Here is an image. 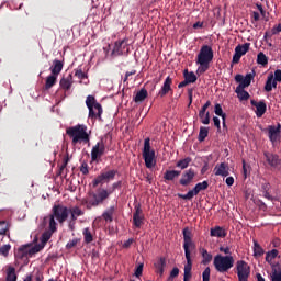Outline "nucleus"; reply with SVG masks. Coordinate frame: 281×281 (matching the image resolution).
Listing matches in <instances>:
<instances>
[{
    "label": "nucleus",
    "instance_id": "obj_64",
    "mask_svg": "<svg viewBox=\"0 0 281 281\" xmlns=\"http://www.w3.org/2000/svg\"><path fill=\"white\" fill-rule=\"evenodd\" d=\"M278 32H281V24H278L273 31H272V34H278Z\"/></svg>",
    "mask_w": 281,
    "mask_h": 281
},
{
    "label": "nucleus",
    "instance_id": "obj_15",
    "mask_svg": "<svg viewBox=\"0 0 281 281\" xmlns=\"http://www.w3.org/2000/svg\"><path fill=\"white\" fill-rule=\"evenodd\" d=\"M104 149L105 147L103 142L97 143V145L92 147V150H91L92 161H98V159H100V157L104 155Z\"/></svg>",
    "mask_w": 281,
    "mask_h": 281
},
{
    "label": "nucleus",
    "instance_id": "obj_29",
    "mask_svg": "<svg viewBox=\"0 0 281 281\" xmlns=\"http://www.w3.org/2000/svg\"><path fill=\"white\" fill-rule=\"evenodd\" d=\"M254 76H256V72H254V71H252V74H247L238 87H241L244 89H246V87H249V85H251V81L254 80Z\"/></svg>",
    "mask_w": 281,
    "mask_h": 281
},
{
    "label": "nucleus",
    "instance_id": "obj_27",
    "mask_svg": "<svg viewBox=\"0 0 281 281\" xmlns=\"http://www.w3.org/2000/svg\"><path fill=\"white\" fill-rule=\"evenodd\" d=\"M276 87H278V82L273 80V75L268 76L265 89L266 91H272L273 89H276Z\"/></svg>",
    "mask_w": 281,
    "mask_h": 281
},
{
    "label": "nucleus",
    "instance_id": "obj_12",
    "mask_svg": "<svg viewBox=\"0 0 281 281\" xmlns=\"http://www.w3.org/2000/svg\"><path fill=\"white\" fill-rule=\"evenodd\" d=\"M43 249V246H35L30 248V246H22L15 252L16 258H24V256H33V254H38Z\"/></svg>",
    "mask_w": 281,
    "mask_h": 281
},
{
    "label": "nucleus",
    "instance_id": "obj_58",
    "mask_svg": "<svg viewBox=\"0 0 281 281\" xmlns=\"http://www.w3.org/2000/svg\"><path fill=\"white\" fill-rule=\"evenodd\" d=\"M179 276V268H173L170 272V278H177Z\"/></svg>",
    "mask_w": 281,
    "mask_h": 281
},
{
    "label": "nucleus",
    "instance_id": "obj_56",
    "mask_svg": "<svg viewBox=\"0 0 281 281\" xmlns=\"http://www.w3.org/2000/svg\"><path fill=\"white\" fill-rule=\"evenodd\" d=\"M133 243H135V240H134L133 238H130V239H127V240L123 244V247H124L125 249H128V247H130Z\"/></svg>",
    "mask_w": 281,
    "mask_h": 281
},
{
    "label": "nucleus",
    "instance_id": "obj_4",
    "mask_svg": "<svg viewBox=\"0 0 281 281\" xmlns=\"http://www.w3.org/2000/svg\"><path fill=\"white\" fill-rule=\"evenodd\" d=\"M67 135L72 139V144L80 142H89V133L87 132V125L78 124L66 130Z\"/></svg>",
    "mask_w": 281,
    "mask_h": 281
},
{
    "label": "nucleus",
    "instance_id": "obj_38",
    "mask_svg": "<svg viewBox=\"0 0 281 281\" xmlns=\"http://www.w3.org/2000/svg\"><path fill=\"white\" fill-rule=\"evenodd\" d=\"M202 254V263L203 265H210V262H212V254L207 252V250H205V248H202L201 250Z\"/></svg>",
    "mask_w": 281,
    "mask_h": 281
},
{
    "label": "nucleus",
    "instance_id": "obj_11",
    "mask_svg": "<svg viewBox=\"0 0 281 281\" xmlns=\"http://www.w3.org/2000/svg\"><path fill=\"white\" fill-rule=\"evenodd\" d=\"M210 184L207 183V181L200 182L195 184V187L187 194H180L179 198L183 199L184 201H190L194 199V196H196V194H199V192H201L202 190H207Z\"/></svg>",
    "mask_w": 281,
    "mask_h": 281
},
{
    "label": "nucleus",
    "instance_id": "obj_61",
    "mask_svg": "<svg viewBox=\"0 0 281 281\" xmlns=\"http://www.w3.org/2000/svg\"><path fill=\"white\" fill-rule=\"evenodd\" d=\"M226 186H228V187L234 186V177H227L226 178Z\"/></svg>",
    "mask_w": 281,
    "mask_h": 281
},
{
    "label": "nucleus",
    "instance_id": "obj_25",
    "mask_svg": "<svg viewBox=\"0 0 281 281\" xmlns=\"http://www.w3.org/2000/svg\"><path fill=\"white\" fill-rule=\"evenodd\" d=\"M50 71L53 76H58L63 71V61L55 59L53 61V66L50 67Z\"/></svg>",
    "mask_w": 281,
    "mask_h": 281
},
{
    "label": "nucleus",
    "instance_id": "obj_32",
    "mask_svg": "<svg viewBox=\"0 0 281 281\" xmlns=\"http://www.w3.org/2000/svg\"><path fill=\"white\" fill-rule=\"evenodd\" d=\"M56 80H58V76L50 75L46 78L45 89H52L56 85Z\"/></svg>",
    "mask_w": 281,
    "mask_h": 281
},
{
    "label": "nucleus",
    "instance_id": "obj_3",
    "mask_svg": "<svg viewBox=\"0 0 281 281\" xmlns=\"http://www.w3.org/2000/svg\"><path fill=\"white\" fill-rule=\"evenodd\" d=\"M214 60V50L212 46L203 45L196 57V63L199 65L198 74H205L210 69V63Z\"/></svg>",
    "mask_w": 281,
    "mask_h": 281
},
{
    "label": "nucleus",
    "instance_id": "obj_23",
    "mask_svg": "<svg viewBox=\"0 0 281 281\" xmlns=\"http://www.w3.org/2000/svg\"><path fill=\"white\" fill-rule=\"evenodd\" d=\"M211 236L214 238H225L227 232L221 226H215L214 228H211Z\"/></svg>",
    "mask_w": 281,
    "mask_h": 281
},
{
    "label": "nucleus",
    "instance_id": "obj_62",
    "mask_svg": "<svg viewBox=\"0 0 281 281\" xmlns=\"http://www.w3.org/2000/svg\"><path fill=\"white\" fill-rule=\"evenodd\" d=\"M244 78L245 77L243 75H236L235 80H236V82H239V85H243Z\"/></svg>",
    "mask_w": 281,
    "mask_h": 281
},
{
    "label": "nucleus",
    "instance_id": "obj_36",
    "mask_svg": "<svg viewBox=\"0 0 281 281\" xmlns=\"http://www.w3.org/2000/svg\"><path fill=\"white\" fill-rule=\"evenodd\" d=\"M69 213L71 214L72 221H76V218H78V216H82V214H85V212L82 210H80V207H78V206L70 209Z\"/></svg>",
    "mask_w": 281,
    "mask_h": 281
},
{
    "label": "nucleus",
    "instance_id": "obj_59",
    "mask_svg": "<svg viewBox=\"0 0 281 281\" xmlns=\"http://www.w3.org/2000/svg\"><path fill=\"white\" fill-rule=\"evenodd\" d=\"M80 170L82 175H89V168L87 167V164L81 165Z\"/></svg>",
    "mask_w": 281,
    "mask_h": 281
},
{
    "label": "nucleus",
    "instance_id": "obj_52",
    "mask_svg": "<svg viewBox=\"0 0 281 281\" xmlns=\"http://www.w3.org/2000/svg\"><path fill=\"white\" fill-rule=\"evenodd\" d=\"M203 281H210V268H206L202 273Z\"/></svg>",
    "mask_w": 281,
    "mask_h": 281
},
{
    "label": "nucleus",
    "instance_id": "obj_17",
    "mask_svg": "<svg viewBox=\"0 0 281 281\" xmlns=\"http://www.w3.org/2000/svg\"><path fill=\"white\" fill-rule=\"evenodd\" d=\"M215 177H229V167L225 162L217 164L214 168Z\"/></svg>",
    "mask_w": 281,
    "mask_h": 281
},
{
    "label": "nucleus",
    "instance_id": "obj_2",
    "mask_svg": "<svg viewBox=\"0 0 281 281\" xmlns=\"http://www.w3.org/2000/svg\"><path fill=\"white\" fill-rule=\"evenodd\" d=\"M69 217V210L64 205H54L53 213L44 218V223H48L50 232H56V218L63 225Z\"/></svg>",
    "mask_w": 281,
    "mask_h": 281
},
{
    "label": "nucleus",
    "instance_id": "obj_43",
    "mask_svg": "<svg viewBox=\"0 0 281 281\" xmlns=\"http://www.w3.org/2000/svg\"><path fill=\"white\" fill-rule=\"evenodd\" d=\"M215 115H218L220 117H222L223 120V124L225 125V113H223V108L221 106V104H215Z\"/></svg>",
    "mask_w": 281,
    "mask_h": 281
},
{
    "label": "nucleus",
    "instance_id": "obj_53",
    "mask_svg": "<svg viewBox=\"0 0 281 281\" xmlns=\"http://www.w3.org/2000/svg\"><path fill=\"white\" fill-rule=\"evenodd\" d=\"M220 251H222V254H225L226 256H232V250L229 249V247H220Z\"/></svg>",
    "mask_w": 281,
    "mask_h": 281
},
{
    "label": "nucleus",
    "instance_id": "obj_7",
    "mask_svg": "<svg viewBox=\"0 0 281 281\" xmlns=\"http://www.w3.org/2000/svg\"><path fill=\"white\" fill-rule=\"evenodd\" d=\"M86 105L89 111V117L90 120H102V105L95 100V97L88 95L86 99Z\"/></svg>",
    "mask_w": 281,
    "mask_h": 281
},
{
    "label": "nucleus",
    "instance_id": "obj_37",
    "mask_svg": "<svg viewBox=\"0 0 281 281\" xmlns=\"http://www.w3.org/2000/svg\"><path fill=\"white\" fill-rule=\"evenodd\" d=\"M191 162H192V158L187 157L177 162V168H180L181 170H186V168H188V166H190Z\"/></svg>",
    "mask_w": 281,
    "mask_h": 281
},
{
    "label": "nucleus",
    "instance_id": "obj_40",
    "mask_svg": "<svg viewBox=\"0 0 281 281\" xmlns=\"http://www.w3.org/2000/svg\"><path fill=\"white\" fill-rule=\"evenodd\" d=\"M10 249H12V246L10 244H5L0 247V256H3L4 258H8V255L10 254Z\"/></svg>",
    "mask_w": 281,
    "mask_h": 281
},
{
    "label": "nucleus",
    "instance_id": "obj_33",
    "mask_svg": "<svg viewBox=\"0 0 281 281\" xmlns=\"http://www.w3.org/2000/svg\"><path fill=\"white\" fill-rule=\"evenodd\" d=\"M166 267V259L160 258L156 263H155V268L157 269V273H159V276H164V269Z\"/></svg>",
    "mask_w": 281,
    "mask_h": 281
},
{
    "label": "nucleus",
    "instance_id": "obj_54",
    "mask_svg": "<svg viewBox=\"0 0 281 281\" xmlns=\"http://www.w3.org/2000/svg\"><path fill=\"white\" fill-rule=\"evenodd\" d=\"M214 126H216L217 131H221V119L217 116L213 117Z\"/></svg>",
    "mask_w": 281,
    "mask_h": 281
},
{
    "label": "nucleus",
    "instance_id": "obj_8",
    "mask_svg": "<svg viewBox=\"0 0 281 281\" xmlns=\"http://www.w3.org/2000/svg\"><path fill=\"white\" fill-rule=\"evenodd\" d=\"M143 159L146 168H155V150L150 148V138L144 140Z\"/></svg>",
    "mask_w": 281,
    "mask_h": 281
},
{
    "label": "nucleus",
    "instance_id": "obj_47",
    "mask_svg": "<svg viewBox=\"0 0 281 281\" xmlns=\"http://www.w3.org/2000/svg\"><path fill=\"white\" fill-rule=\"evenodd\" d=\"M262 190H263L265 199H268V201H273V196H271V194H269V183L262 184Z\"/></svg>",
    "mask_w": 281,
    "mask_h": 281
},
{
    "label": "nucleus",
    "instance_id": "obj_31",
    "mask_svg": "<svg viewBox=\"0 0 281 281\" xmlns=\"http://www.w3.org/2000/svg\"><path fill=\"white\" fill-rule=\"evenodd\" d=\"M276 258H278V250L277 249H272L271 251H268L266 254V261H268L271 265H279V263H273V260H276Z\"/></svg>",
    "mask_w": 281,
    "mask_h": 281
},
{
    "label": "nucleus",
    "instance_id": "obj_60",
    "mask_svg": "<svg viewBox=\"0 0 281 281\" xmlns=\"http://www.w3.org/2000/svg\"><path fill=\"white\" fill-rule=\"evenodd\" d=\"M75 76H77V78H79L80 80L86 78V75L82 72V70H77Z\"/></svg>",
    "mask_w": 281,
    "mask_h": 281
},
{
    "label": "nucleus",
    "instance_id": "obj_42",
    "mask_svg": "<svg viewBox=\"0 0 281 281\" xmlns=\"http://www.w3.org/2000/svg\"><path fill=\"white\" fill-rule=\"evenodd\" d=\"M113 212H115V207L111 206L108 211L103 213V218L105 221H113Z\"/></svg>",
    "mask_w": 281,
    "mask_h": 281
},
{
    "label": "nucleus",
    "instance_id": "obj_34",
    "mask_svg": "<svg viewBox=\"0 0 281 281\" xmlns=\"http://www.w3.org/2000/svg\"><path fill=\"white\" fill-rule=\"evenodd\" d=\"M179 175H181V171L169 170V171H166L165 179L167 181H173L175 179H177V177H179Z\"/></svg>",
    "mask_w": 281,
    "mask_h": 281
},
{
    "label": "nucleus",
    "instance_id": "obj_19",
    "mask_svg": "<svg viewBox=\"0 0 281 281\" xmlns=\"http://www.w3.org/2000/svg\"><path fill=\"white\" fill-rule=\"evenodd\" d=\"M265 157H266V160L268 161L269 166H271L272 168H280L281 160L278 157V155L271 154V153H266Z\"/></svg>",
    "mask_w": 281,
    "mask_h": 281
},
{
    "label": "nucleus",
    "instance_id": "obj_10",
    "mask_svg": "<svg viewBox=\"0 0 281 281\" xmlns=\"http://www.w3.org/2000/svg\"><path fill=\"white\" fill-rule=\"evenodd\" d=\"M131 46H128V40H120L114 44V48L112 50V56H124V54H128Z\"/></svg>",
    "mask_w": 281,
    "mask_h": 281
},
{
    "label": "nucleus",
    "instance_id": "obj_50",
    "mask_svg": "<svg viewBox=\"0 0 281 281\" xmlns=\"http://www.w3.org/2000/svg\"><path fill=\"white\" fill-rule=\"evenodd\" d=\"M8 232V223L5 222H0V236H3Z\"/></svg>",
    "mask_w": 281,
    "mask_h": 281
},
{
    "label": "nucleus",
    "instance_id": "obj_35",
    "mask_svg": "<svg viewBox=\"0 0 281 281\" xmlns=\"http://www.w3.org/2000/svg\"><path fill=\"white\" fill-rule=\"evenodd\" d=\"M145 98H148V91L146 89H142L138 91L134 98L135 102H144Z\"/></svg>",
    "mask_w": 281,
    "mask_h": 281
},
{
    "label": "nucleus",
    "instance_id": "obj_9",
    "mask_svg": "<svg viewBox=\"0 0 281 281\" xmlns=\"http://www.w3.org/2000/svg\"><path fill=\"white\" fill-rule=\"evenodd\" d=\"M238 281H249V276H251V267L244 260L236 262Z\"/></svg>",
    "mask_w": 281,
    "mask_h": 281
},
{
    "label": "nucleus",
    "instance_id": "obj_28",
    "mask_svg": "<svg viewBox=\"0 0 281 281\" xmlns=\"http://www.w3.org/2000/svg\"><path fill=\"white\" fill-rule=\"evenodd\" d=\"M235 93L239 100H249V92L245 91V88L237 86Z\"/></svg>",
    "mask_w": 281,
    "mask_h": 281
},
{
    "label": "nucleus",
    "instance_id": "obj_41",
    "mask_svg": "<svg viewBox=\"0 0 281 281\" xmlns=\"http://www.w3.org/2000/svg\"><path fill=\"white\" fill-rule=\"evenodd\" d=\"M209 133H210V130L207 127H200L199 142H204Z\"/></svg>",
    "mask_w": 281,
    "mask_h": 281
},
{
    "label": "nucleus",
    "instance_id": "obj_49",
    "mask_svg": "<svg viewBox=\"0 0 281 281\" xmlns=\"http://www.w3.org/2000/svg\"><path fill=\"white\" fill-rule=\"evenodd\" d=\"M52 234H54V232H52V229H49V232H45L42 235V243H43V245H45V243H47L49 240V238H52Z\"/></svg>",
    "mask_w": 281,
    "mask_h": 281
},
{
    "label": "nucleus",
    "instance_id": "obj_51",
    "mask_svg": "<svg viewBox=\"0 0 281 281\" xmlns=\"http://www.w3.org/2000/svg\"><path fill=\"white\" fill-rule=\"evenodd\" d=\"M143 271H144V263H140L137 266V268L135 270L136 278H139L142 276Z\"/></svg>",
    "mask_w": 281,
    "mask_h": 281
},
{
    "label": "nucleus",
    "instance_id": "obj_1",
    "mask_svg": "<svg viewBox=\"0 0 281 281\" xmlns=\"http://www.w3.org/2000/svg\"><path fill=\"white\" fill-rule=\"evenodd\" d=\"M183 249L187 260V263L184 266L183 281H190V279L192 278V257L190 256V251L196 249V245L194 244V241H192V233L188 228L183 229Z\"/></svg>",
    "mask_w": 281,
    "mask_h": 281
},
{
    "label": "nucleus",
    "instance_id": "obj_39",
    "mask_svg": "<svg viewBox=\"0 0 281 281\" xmlns=\"http://www.w3.org/2000/svg\"><path fill=\"white\" fill-rule=\"evenodd\" d=\"M257 63L258 65H262V67H265V65H268L269 58H267V55H265V53H259L257 55Z\"/></svg>",
    "mask_w": 281,
    "mask_h": 281
},
{
    "label": "nucleus",
    "instance_id": "obj_46",
    "mask_svg": "<svg viewBox=\"0 0 281 281\" xmlns=\"http://www.w3.org/2000/svg\"><path fill=\"white\" fill-rule=\"evenodd\" d=\"M83 237L86 243H92L93 241V235H91V231L89 228L83 229Z\"/></svg>",
    "mask_w": 281,
    "mask_h": 281
},
{
    "label": "nucleus",
    "instance_id": "obj_18",
    "mask_svg": "<svg viewBox=\"0 0 281 281\" xmlns=\"http://www.w3.org/2000/svg\"><path fill=\"white\" fill-rule=\"evenodd\" d=\"M280 131H281V126H269L268 127V135H269V139L270 142H272V144H276V142L278 139H280Z\"/></svg>",
    "mask_w": 281,
    "mask_h": 281
},
{
    "label": "nucleus",
    "instance_id": "obj_6",
    "mask_svg": "<svg viewBox=\"0 0 281 281\" xmlns=\"http://www.w3.org/2000/svg\"><path fill=\"white\" fill-rule=\"evenodd\" d=\"M213 265L220 273H225L234 267V257L232 255L223 256V255H216L214 257Z\"/></svg>",
    "mask_w": 281,
    "mask_h": 281
},
{
    "label": "nucleus",
    "instance_id": "obj_55",
    "mask_svg": "<svg viewBox=\"0 0 281 281\" xmlns=\"http://www.w3.org/2000/svg\"><path fill=\"white\" fill-rule=\"evenodd\" d=\"M274 81L276 82H281V70H276L274 71Z\"/></svg>",
    "mask_w": 281,
    "mask_h": 281
},
{
    "label": "nucleus",
    "instance_id": "obj_57",
    "mask_svg": "<svg viewBox=\"0 0 281 281\" xmlns=\"http://www.w3.org/2000/svg\"><path fill=\"white\" fill-rule=\"evenodd\" d=\"M210 101H207L203 106L202 109L200 110L201 112V115H203V113H205L207 111V109H210Z\"/></svg>",
    "mask_w": 281,
    "mask_h": 281
},
{
    "label": "nucleus",
    "instance_id": "obj_26",
    "mask_svg": "<svg viewBox=\"0 0 281 281\" xmlns=\"http://www.w3.org/2000/svg\"><path fill=\"white\" fill-rule=\"evenodd\" d=\"M7 281H16V269L12 266L7 267Z\"/></svg>",
    "mask_w": 281,
    "mask_h": 281
},
{
    "label": "nucleus",
    "instance_id": "obj_63",
    "mask_svg": "<svg viewBox=\"0 0 281 281\" xmlns=\"http://www.w3.org/2000/svg\"><path fill=\"white\" fill-rule=\"evenodd\" d=\"M243 172H244L245 179H247V165L245 164V160L243 161Z\"/></svg>",
    "mask_w": 281,
    "mask_h": 281
},
{
    "label": "nucleus",
    "instance_id": "obj_22",
    "mask_svg": "<svg viewBox=\"0 0 281 281\" xmlns=\"http://www.w3.org/2000/svg\"><path fill=\"white\" fill-rule=\"evenodd\" d=\"M271 273L270 280L271 281H281V268L280 265H271Z\"/></svg>",
    "mask_w": 281,
    "mask_h": 281
},
{
    "label": "nucleus",
    "instance_id": "obj_45",
    "mask_svg": "<svg viewBox=\"0 0 281 281\" xmlns=\"http://www.w3.org/2000/svg\"><path fill=\"white\" fill-rule=\"evenodd\" d=\"M184 80H187L189 85L194 83V81L196 80V75L194 72H186Z\"/></svg>",
    "mask_w": 281,
    "mask_h": 281
},
{
    "label": "nucleus",
    "instance_id": "obj_44",
    "mask_svg": "<svg viewBox=\"0 0 281 281\" xmlns=\"http://www.w3.org/2000/svg\"><path fill=\"white\" fill-rule=\"evenodd\" d=\"M262 254H265V250L262 249V247H260V244H258V241H254V255L255 256H262Z\"/></svg>",
    "mask_w": 281,
    "mask_h": 281
},
{
    "label": "nucleus",
    "instance_id": "obj_21",
    "mask_svg": "<svg viewBox=\"0 0 281 281\" xmlns=\"http://www.w3.org/2000/svg\"><path fill=\"white\" fill-rule=\"evenodd\" d=\"M133 221H134L135 227H142L144 217L142 216V209L138 205L135 206V213L133 215Z\"/></svg>",
    "mask_w": 281,
    "mask_h": 281
},
{
    "label": "nucleus",
    "instance_id": "obj_20",
    "mask_svg": "<svg viewBox=\"0 0 281 281\" xmlns=\"http://www.w3.org/2000/svg\"><path fill=\"white\" fill-rule=\"evenodd\" d=\"M252 106H256V115L257 117H262L263 113H267V103L265 101L256 102L251 100Z\"/></svg>",
    "mask_w": 281,
    "mask_h": 281
},
{
    "label": "nucleus",
    "instance_id": "obj_5",
    "mask_svg": "<svg viewBox=\"0 0 281 281\" xmlns=\"http://www.w3.org/2000/svg\"><path fill=\"white\" fill-rule=\"evenodd\" d=\"M111 194H113V191H108L104 189L99 190L97 193H90L86 201V207L88 210H91V207H98V205L104 203V201H106Z\"/></svg>",
    "mask_w": 281,
    "mask_h": 281
},
{
    "label": "nucleus",
    "instance_id": "obj_14",
    "mask_svg": "<svg viewBox=\"0 0 281 281\" xmlns=\"http://www.w3.org/2000/svg\"><path fill=\"white\" fill-rule=\"evenodd\" d=\"M115 179V170H110L101 173L98 178L93 180V186H100V183H104V181H111Z\"/></svg>",
    "mask_w": 281,
    "mask_h": 281
},
{
    "label": "nucleus",
    "instance_id": "obj_13",
    "mask_svg": "<svg viewBox=\"0 0 281 281\" xmlns=\"http://www.w3.org/2000/svg\"><path fill=\"white\" fill-rule=\"evenodd\" d=\"M249 43H245L244 45H238L235 47V54L233 56V63L235 65L240 63V58H243V56L249 52Z\"/></svg>",
    "mask_w": 281,
    "mask_h": 281
},
{
    "label": "nucleus",
    "instance_id": "obj_16",
    "mask_svg": "<svg viewBox=\"0 0 281 281\" xmlns=\"http://www.w3.org/2000/svg\"><path fill=\"white\" fill-rule=\"evenodd\" d=\"M194 177H196V172H194V169H189L184 171L180 179L181 186H190L192 181H194Z\"/></svg>",
    "mask_w": 281,
    "mask_h": 281
},
{
    "label": "nucleus",
    "instance_id": "obj_30",
    "mask_svg": "<svg viewBox=\"0 0 281 281\" xmlns=\"http://www.w3.org/2000/svg\"><path fill=\"white\" fill-rule=\"evenodd\" d=\"M72 83H74V81H72L71 75H69L68 77H64L60 80V88L69 90V89H71Z\"/></svg>",
    "mask_w": 281,
    "mask_h": 281
},
{
    "label": "nucleus",
    "instance_id": "obj_48",
    "mask_svg": "<svg viewBox=\"0 0 281 281\" xmlns=\"http://www.w3.org/2000/svg\"><path fill=\"white\" fill-rule=\"evenodd\" d=\"M199 117L202 124H210V112H203V115H201V112H199Z\"/></svg>",
    "mask_w": 281,
    "mask_h": 281
},
{
    "label": "nucleus",
    "instance_id": "obj_24",
    "mask_svg": "<svg viewBox=\"0 0 281 281\" xmlns=\"http://www.w3.org/2000/svg\"><path fill=\"white\" fill-rule=\"evenodd\" d=\"M171 85H172V78L167 77L161 90L159 91L160 98H164V95H166L170 91Z\"/></svg>",
    "mask_w": 281,
    "mask_h": 281
}]
</instances>
